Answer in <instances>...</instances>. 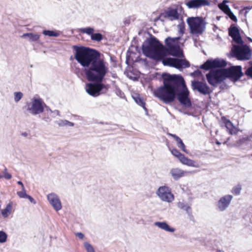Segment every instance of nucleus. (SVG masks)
Listing matches in <instances>:
<instances>
[{
	"label": "nucleus",
	"mask_w": 252,
	"mask_h": 252,
	"mask_svg": "<svg viewBox=\"0 0 252 252\" xmlns=\"http://www.w3.org/2000/svg\"><path fill=\"white\" fill-rule=\"evenodd\" d=\"M163 85L153 92L154 95L165 104L173 102L176 97L186 107L191 106L189 98V92L183 77L180 75L164 73L162 74Z\"/></svg>",
	"instance_id": "f257e3e1"
},
{
	"label": "nucleus",
	"mask_w": 252,
	"mask_h": 252,
	"mask_svg": "<svg viewBox=\"0 0 252 252\" xmlns=\"http://www.w3.org/2000/svg\"><path fill=\"white\" fill-rule=\"evenodd\" d=\"M143 53L147 57L156 61H161L164 65L175 67L178 69L190 66L189 61L186 59L170 58H184L182 48H141Z\"/></svg>",
	"instance_id": "f03ea898"
},
{
	"label": "nucleus",
	"mask_w": 252,
	"mask_h": 252,
	"mask_svg": "<svg viewBox=\"0 0 252 252\" xmlns=\"http://www.w3.org/2000/svg\"><path fill=\"white\" fill-rule=\"evenodd\" d=\"M107 71L108 68L105 62L100 58L85 70L88 80L94 82L87 84L86 90L88 94L96 97L107 92L109 85L102 83Z\"/></svg>",
	"instance_id": "7ed1b4c3"
},
{
	"label": "nucleus",
	"mask_w": 252,
	"mask_h": 252,
	"mask_svg": "<svg viewBox=\"0 0 252 252\" xmlns=\"http://www.w3.org/2000/svg\"><path fill=\"white\" fill-rule=\"evenodd\" d=\"M75 49V59L83 67H89L100 58V53L93 48Z\"/></svg>",
	"instance_id": "20e7f679"
},
{
	"label": "nucleus",
	"mask_w": 252,
	"mask_h": 252,
	"mask_svg": "<svg viewBox=\"0 0 252 252\" xmlns=\"http://www.w3.org/2000/svg\"><path fill=\"white\" fill-rule=\"evenodd\" d=\"M190 32L193 35H201L206 30V22L202 17H189L187 19Z\"/></svg>",
	"instance_id": "39448f33"
},
{
	"label": "nucleus",
	"mask_w": 252,
	"mask_h": 252,
	"mask_svg": "<svg viewBox=\"0 0 252 252\" xmlns=\"http://www.w3.org/2000/svg\"><path fill=\"white\" fill-rule=\"evenodd\" d=\"M45 103L39 97H33L30 102H27L26 105L27 111L32 115H37L43 113Z\"/></svg>",
	"instance_id": "423d86ee"
},
{
	"label": "nucleus",
	"mask_w": 252,
	"mask_h": 252,
	"mask_svg": "<svg viewBox=\"0 0 252 252\" xmlns=\"http://www.w3.org/2000/svg\"><path fill=\"white\" fill-rule=\"evenodd\" d=\"M208 83L213 86H216L226 79L223 68L212 69L206 74Z\"/></svg>",
	"instance_id": "0eeeda50"
},
{
	"label": "nucleus",
	"mask_w": 252,
	"mask_h": 252,
	"mask_svg": "<svg viewBox=\"0 0 252 252\" xmlns=\"http://www.w3.org/2000/svg\"><path fill=\"white\" fill-rule=\"evenodd\" d=\"M223 69L226 79L229 78L234 82L238 81L243 75L242 67L240 65L232 66Z\"/></svg>",
	"instance_id": "6e6552de"
},
{
	"label": "nucleus",
	"mask_w": 252,
	"mask_h": 252,
	"mask_svg": "<svg viewBox=\"0 0 252 252\" xmlns=\"http://www.w3.org/2000/svg\"><path fill=\"white\" fill-rule=\"evenodd\" d=\"M156 194L161 200L171 203L174 200V196L171 189L167 186L159 187L156 191Z\"/></svg>",
	"instance_id": "1a4fd4ad"
},
{
	"label": "nucleus",
	"mask_w": 252,
	"mask_h": 252,
	"mask_svg": "<svg viewBox=\"0 0 252 252\" xmlns=\"http://www.w3.org/2000/svg\"><path fill=\"white\" fill-rule=\"evenodd\" d=\"M231 54L238 60L245 61L251 58L252 52L250 48H231Z\"/></svg>",
	"instance_id": "9d476101"
},
{
	"label": "nucleus",
	"mask_w": 252,
	"mask_h": 252,
	"mask_svg": "<svg viewBox=\"0 0 252 252\" xmlns=\"http://www.w3.org/2000/svg\"><path fill=\"white\" fill-rule=\"evenodd\" d=\"M227 65V62L222 59L208 60L205 63L200 65V68L209 70L217 68H224Z\"/></svg>",
	"instance_id": "9b49d317"
},
{
	"label": "nucleus",
	"mask_w": 252,
	"mask_h": 252,
	"mask_svg": "<svg viewBox=\"0 0 252 252\" xmlns=\"http://www.w3.org/2000/svg\"><path fill=\"white\" fill-rule=\"evenodd\" d=\"M228 34L232 38L233 41L239 45H233L232 47H250L247 45H244V42L240 35L239 30L237 27L233 25H231L228 29Z\"/></svg>",
	"instance_id": "f8f14e48"
},
{
	"label": "nucleus",
	"mask_w": 252,
	"mask_h": 252,
	"mask_svg": "<svg viewBox=\"0 0 252 252\" xmlns=\"http://www.w3.org/2000/svg\"><path fill=\"white\" fill-rule=\"evenodd\" d=\"M191 85L193 91L204 95H209L212 92L210 87L204 82L194 80L191 81Z\"/></svg>",
	"instance_id": "ddd939ff"
},
{
	"label": "nucleus",
	"mask_w": 252,
	"mask_h": 252,
	"mask_svg": "<svg viewBox=\"0 0 252 252\" xmlns=\"http://www.w3.org/2000/svg\"><path fill=\"white\" fill-rule=\"evenodd\" d=\"M233 199V196L230 194L221 197L216 203L217 210L220 212L225 211L229 206Z\"/></svg>",
	"instance_id": "4468645a"
},
{
	"label": "nucleus",
	"mask_w": 252,
	"mask_h": 252,
	"mask_svg": "<svg viewBox=\"0 0 252 252\" xmlns=\"http://www.w3.org/2000/svg\"><path fill=\"white\" fill-rule=\"evenodd\" d=\"M186 5L189 9H197L210 5L209 0H188Z\"/></svg>",
	"instance_id": "2eb2a0df"
},
{
	"label": "nucleus",
	"mask_w": 252,
	"mask_h": 252,
	"mask_svg": "<svg viewBox=\"0 0 252 252\" xmlns=\"http://www.w3.org/2000/svg\"><path fill=\"white\" fill-rule=\"evenodd\" d=\"M141 47H165L155 36L149 34V37L143 42Z\"/></svg>",
	"instance_id": "dca6fc26"
},
{
	"label": "nucleus",
	"mask_w": 252,
	"mask_h": 252,
	"mask_svg": "<svg viewBox=\"0 0 252 252\" xmlns=\"http://www.w3.org/2000/svg\"><path fill=\"white\" fill-rule=\"evenodd\" d=\"M47 198L55 210L59 211L62 209V203L57 194L55 193H51L47 195Z\"/></svg>",
	"instance_id": "f3484780"
},
{
	"label": "nucleus",
	"mask_w": 252,
	"mask_h": 252,
	"mask_svg": "<svg viewBox=\"0 0 252 252\" xmlns=\"http://www.w3.org/2000/svg\"><path fill=\"white\" fill-rule=\"evenodd\" d=\"M195 171H184L178 167L172 168L170 170L169 174L175 181H178L180 179L186 176L188 174L196 173Z\"/></svg>",
	"instance_id": "a211bd4d"
},
{
	"label": "nucleus",
	"mask_w": 252,
	"mask_h": 252,
	"mask_svg": "<svg viewBox=\"0 0 252 252\" xmlns=\"http://www.w3.org/2000/svg\"><path fill=\"white\" fill-rule=\"evenodd\" d=\"M181 38L179 36L171 37L168 36L164 40L165 47H181L183 45L181 42Z\"/></svg>",
	"instance_id": "6ab92c4d"
},
{
	"label": "nucleus",
	"mask_w": 252,
	"mask_h": 252,
	"mask_svg": "<svg viewBox=\"0 0 252 252\" xmlns=\"http://www.w3.org/2000/svg\"><path fill=\"white\" fill-rule=\"evenodd\" d=\"M222 121L224 124L227 132L231 135L236 134L238 132V129L229 120L223 117L221 118Z\"/></svg>",
	"instance_id": "aec40b11"
},
{
	"label": "nucleus",
	"mask_w": 252,
	"mask_h": 252,
	"mask_svg": "<svg viewBox=\"0 0 252 252\" xmlns=\"http://www.w3.org/2000/svg\"><path fill=\"white\" fill-rule=\"evenodd\" d=\"M21 37L28 41L32 42L38 41L40 38V35L32 32H29L23 34Z\"/></svg>",
	"instance_id": "412c9836"
},
{
	"label": "nucleus",
	"mask_w": 252,
	"mask_h": 252,
	"mask_svg": "<svg viewBox=\"0 0 252 252\" xmlns=\"http://www.w3.org/2000/svg\"><path fill=\"white\" fill-rule=\"evenodd\" d=\"M154 224L155 226L167 232H173L175 231L174 228L170 227L167 223L165 221H156Z\"/></svg>",
	"instance_id": "4be33fe9"
},
{
	"label": "nucleus",
	"mask_w": 252,
	"mask_h": 252,
	"mask_svg": "<svg viewBox=\"0 0 252 252\" xmlns=\"http://www.w3.org/2000/svg\"><path fill=\"white\" fill-rule=\"evenodd\" d=\"M183 164L187 165L189 166L193 167L195 168H199V164L195 161L191 159L188 158L185 156L182 158L180 161Z\"/></svg>",
	"instance_id": "5701e85b"
},
{
	"label": "nucleus",
	"mask_w": 252,
	"mask_h": 252,
	"mask_svg": "<svg viewBox=\"0 0 252 252\" xmlns=\"http://www.w3.org/2000/svg\"><path fill=\"white\" fill-rule=\"evenodd\" d=\"M177 207L182 210H185L189 216L191 215V209L187 203L184 202V201H179L177 203Z\"/></svg>",
	"instance_id": "b1692460"
},
{
	"label": "nucleus",
	"mask_w": 252,
	"mask_h": 252,
	"mask_svg": "<svg viewBox=\"0 0 252 252\" xmlns=\"http://www.w3.org/2000/svg\"><path fill=\"white\" fill-rule=\"evenodd\" d=\"M166 15L168 18H171V20H176L179 18V13L176 9H171L167 10Z\"/></svg>",
	"instance_id": "393cba45"
},
{
	"label": "nucleus",
	"mask_w": 252,
	"mask_h": 252,
	"mask_svg": "<svg viewBox=\"0 0 252 252\" xmlns=\"http://www.w3.org/2000/svg\"><path fill=\"white\" fill-rule=\"evenodd\" d=\"M248 144V147H252L251 142L248 137H245L240 139L237 142V145L238 146L240 147L242 149H246V147H245L244 145Z\"/></svg>",
	"instance_id": "a878e982"
},
{
	"label": "nucleus",
	"mask_w": 252,
	"mask_h": 252,
	"mask_svg": "<svg viewBox=\"0 0 252 252\" xmlns=\"http://www.w3.org/2000/svg\"><path fill=\"white\" fill-rule=\"evenodd\" d=\"M12 209V204L11 202L9 203L5 208L1 210V215L3 218H6L10 214Z\"/></svg>",
	"instance_id": "bb28decb"
},
{
	"label": "nucleus",
	"mask_w": 252,
	"mask_h": 252,
	"mask_svg": "<svg viewBox=\"0 0 252 252\" xmlns=\"http://www.w3.org/2000/svg\"><path fill=\"white\" fill-rule=\"evenodd\" d=\"M227 2H228L227 0H223L222 2L218 4L219 8L226 14L231 11L229 6L226 4Z\"/></svg>",
	"instance_id": "cd10ccee"
},
{
	"label": "nucleus",
	"mask_w": 252,
	"mask_h": 252,
	"mask_svg": "<svg viewBox=\"0 0 252 252\" xmlns=\"http://www.w3.org/2000/svg\"><path fill=\"white\" fill-rule=\"evenodd\" d=\"M42 33L49 37H58L60 35V32L57 31L44 30Z\"/></svg>",
	"instance_id": "c85d7f7f"
},
{
	"label": "nucleus",
	"mask_w": 252,
	"mask_h": 252,
	"mask_svg": "<svg viewBox=\"0 0 252 252\" xmlns=\"http://www.w3.org/2000/svg\"><path fill=\"white\" fill-rule=\"evenodd\" d=\"M94 29L92 27H86L80 28L79 29V32L82 33H86L89 35H92L94 32Z\"/></svg>",
	"instance_id": "c756f323"
},
{
	"label": "nucleus",
	"mask_w": 252,
	"mask_h": 252,
	"mask_svg": "<svg viewBox=\"0 0 252 252\" xmlns=\"http://www.w3.org/2000/svg\"><path fill=\"white\" fill-rule=\"evenodd\" d=\"M135 101L136 102L137 104L143 107V108L147 112V109L145 107V103L143 99L140 97V96H137L134 97Z\"/></svg>",
	"instance_id": "7c9ffc66"
},
{
	"label": "nucleus",
	"mask_w": 252,
	"mask_h": 252,
	"mask_svg": "<svg viewBox=\"0 0 252 252\" xmlns=\"http://www.w3.org/2000/svg\"><path fill=\"white\" fill-rule=\"evenodd\" d=\"M91 38L92 40L99 42L103 39V35L100 33H93L91 36Z\"/></svg>",
	"instance_id": "2f4dec72"
},
{
	"label": "nucleus",
	"mask_w": 252,
	"mask_h": 252,
	"mask_svg": "<svg viewBox=\"0 0 252 252\" xmlns=\"http://www.w3.org/2000/svg\"><path fill=\"white\" fill-rule=\"evenodd\" d=\"M176 141L177 143L178 147L181 148L183 152L187 153L186 149V146L184 144L182 140L180 137H179Z\"/></svg>",
	"instance_id": "473e14b6"
},
{
	"label": "nucleus",
	"mask_w": 252,
	"mask_h": 252,
	"mask_svg": "<svg viewBox=\"0 0 252 252\" xmlns=\"http://www.w3.org/2000/svg\"><path fill=\"white\" fill-rule=\"evenodd\" d=\"M172 154L178 158V159L181 161L182 158L184 156V155L179 152L177 149H174L171 151Z\"/></svg>",
	"instance_id": "72a5a7b5"
},
{
	"label": "nucleus",
	"mask_w": 252,
	"mask_h": 252,
	"mask_svg": "<svg viewBox=\"0 0 252 252\" xmlns=\"http://www.w3.org/2000/svg\"><path fill=\"white\" fill-rule=\"evenodd\" d=\"M242 189V186L241 185L238 184L234 187L232 190V192L235 195H239Z\"/></svg>",
	"instance_id": "f704fd0d"
},
{
	"label": "nucleus",
	"mask_w": 252,
	"mask_h": 252,
	"mask_svg": "<svg viewBox=\"0 0 252 252\" xmlns=\"http://www.w3.org/2000/svg\"><path fill=\"white\" fill-rule=\"evenodd\" d=\"M14 101L15 102H19L23 97V94L21 92H17L14 93Z\"/></svg>",
	"instance_id": "c9c22d12"
},
{
	"label": "nucleus",
	"mask_w": 252,
	"mask_h": 252,
	"mask_svg": "<svg viewBox=\"0 0 252 252\" xmlns=\"http://www.w3.org/2000/svg\"><path fill=\"white\" fill-rule=\"evenodd\" d=\"M7 238V235L3 231H0V243H5Z\"/></svg>",
	"instance_id": "e433bc0d"
},
{
	"label": "nucleus",
	"mask_w": 252,
	"mask_h": 252,
	"mask_svg": "<svg viewBox=\"0 0 252 252\" xmlns=\"http://www.w3.org/2000/svg\"><path fill=\"white\" fill-rule=\"evenodd\" d=\"M84 245L87 252H95L93 246L88 242H85Z\"/></svg>",
	"instance_id": "4c0bfd02"
},
{
	"label": "nucleus",
	"mask_w": 252,
	"mask_h": 252,
	"mask_svg": "<svg viewBox=\"0 0 252 252\" xmlns=\"http://www.w3.org/2000/svg\"><path fill=\"white\" fill-rule=\"evenodd\" d=\"M17 195L20 198H26L28 194L26 193V189L24 187H23V189H22L21 191L17 192Z\"/></svg>",
	"instance_id": "58836bf2"
},
{
	"label": "nucleus",
	"mask_w": 252,
	"mask_h": 252,
	"mask_svg": "<svg viewBox=\"0 0 252 252\" xmlns=\"http://www.w3.org/2000/svg\"><path fill=\"white\" fill-rule=\"evenodd\" d=\"M50 115V114H49V112H45L42 115V120L47 123L50 122L52 121V119L49 116Z\"/></svg>",
	"instance_id": "ea45409f"
},
{
	"label": "nucleus",
	"mask_w": 252,
	"mask_h": 252,
	"mask_svg": "<svg viewBox=\"0 0 252 252\" xmlns=\"http://www.w3.org/2000/svg\"><path fill=\"white\" fill-rule=\"evenodd\" d=\"M230 18L231 20H232L233 21L236 22L237 21V18L236 17V16L233 14V13L231 11H230L228 13L226 14Z\"/></svg>",
	"instance_id": "a19ab883"
},
{
	"label": "nucleus",
	"mask_w": 252,
	"mask_h": 252,
	"mask_svg": "<svg viewBox=\"0 0 252 252\" xmlns=\"http://www.w3.org/2000/svg\"><path fill=\"white\" fill-rule=\"evenodd\" d=\"M251 65L245 71V74L252 78V62H251Z\"/></svg>",
	"instance_id": "79ce46f5"
},
{
	"label": "nucleus",
	"mask_w": 252,
	"mask_h": 252,
	"mask_svg": "<svg viewBox=\"0 0 252 252\" xmlns=\"http://www.w3.org/2000/svg\"><path fill=\"white\" fill-rule=\"evenodd\" d=\"M57 123L60 126H67V120H60Z\"/></svg>",
	"instance_id": "37998d69"
},
{
	"label": "nucleus",
	"mask_w": 252,
	"mask_h": 252,
	"mask_svg": "<svg viewBox=\"0 0 252 252\" xmlns=\"http://www.w3.org/2000/svg\"><path fill=\"white\" fill-rule=\"evenodd\" d=\"M202 75L201 72L199 70H196L191 73V75L194 77H201Z\"/></svg>",
	"instance_id": "c03bdc74"
},
{
	"label": "nucleus",
	"mask_w": 252,
	"mask_h": 252,
	"mask_svg": "<svg viewBox=\"0 0 252 252\" xmlns=\"http://www.w3.org/2000/svg\"><path fill=\"white\" fill-rule=\"evenodd\" d=\"M137 40L135 37L133 38L131 42V44L129 47H139L138 45L137 44Z\"/></svg>",
	"instance_id": "a18cd8bd"
},
{
	"label": "nucleus",
	"mask_w": 252,
	"mask_h": 252,
	"mask_svg": "<svg viewBox=\"0 0 252 252\" xmlns=\"http://www.w3.org/2000/svg\"><path fill=\"white\" fill-rule=\"evenodd\" d=\"M130 23V17H126L124 19V24L125 26L129 25Z\"/></svg>",
	"instance_id": "49530a36"
},
{
	"label": "nucleus",
	"mask_w": 252,
	"mask_h": 252,
	"mask_svg": "<svg viewBox=\"0 0 252 252\" xmlns=\"http://www.w3.org/2000/svg\"><path fill=\"white\" fill-rule=\"evenodd\" d=\"M26 198H28L31 203H32L34 204H35L36 203V202L34 200V199L31 196H30L29 195H27Z\"/></svg>",
	"instance_id": "de8ad7c7"
},
{
	"label": "nucleus",
	"mask_w": 252,
	"mask_h": 252,
	"mask_svg": "<svg viewBox=\"0 0 252 252\" xmlns=\"http://www.w3.org/2000/svg\"><path fill=\"white\" fill-rule=\"evenodd\" d=\"M75 235L80 239H83L84 237V235L81 232H77Z\"/></svg>",
	"instance_id": "09e8293b"
},
{
	"label": "nucleus",
	"mask_w": 252,
	"mask_h": 252,
	"mask_svg": "<svg viewBox=\"0 0 252 252\" xmlns=\"http://www.w3.org/2000/svg\"><path fill=\"white\" fill-rule=\"evenodd\" d=\"M116 94L120 96L121 97H122V95L124 94L119 89H116Z\"/></svg>",
	"instance_id": "8fccbe9b"
},
{
	"label": "nucleus",
	"mask_w": 252,
	"mask_h": 252,
	"mask_svg": "<svg viewBox=\"0 0 252 252\" xmlns=\"http://www.w3.org/2000/svg\"><path fill=\"white\" fill-rule=\"evenodd\" d=\"M3 177L8 180L10 179L12 177L11 175L8 172H5V174H4Z\"/></svg>",
	"instance_id": "3c124183"
},
{
	"label": "nucleus",
	"mask_w": 252,
	"mask_h": 252,
	"mask_svg": "<svg viewBox=\"0 0 252 252\" xmlns=\"http://www.w3.org/2000/svg\"><path fill=\"white\" fill-rule=\"evenodd\" d=\"M52 113L53 115H52V117L53 118L55 117V115L57 116H60V112L59 110H56L55 111H53Z\"/></svg>",
	"instance_id": "603ef678"
},
{
	"label": "nucleus",
	"mask_w": 252,
	"mask_h": 252,
	"mask_svg": "<svg viewBox=\"0 0 252 252\" xmlns=\"http://www.w3.org/2000/svg\"><path fill=\"white\" fill-rule=\"evenodd\" d=\"M44 106H45L46 108V112H49V114H52L53 111H52V110L48 106H47L46 105H44Z\"/></svg>",
	"instance_id": "864d4df0"
},
{
	"label": "nucleus",
	"mask_w": 252,
	"mask_h": 252,
	"mask_svg": "<svg viewBox=\"0 0 252 252\" xmlns=\"http://www.w3.org/2000/svg\"><path fill=\"white\" fill-rule=\"evenodd\" d=\"M74 124L67 120V126H73Z\"/></svg>",
	"instance_id": "5fc2aeb1"
},
{
	"label": "nucleus",
	"mask_w": 252,
	"mask_h": 252,
	"mask_svg": "<svg viewBox=\"0 0 252 252\" xmlns=\"http://www.w3.org/2000/svg\"><path fill=\"white\" fill-rule=\"evenodd\" d=\"M180 27V32H181L182 30H184V24H180L178 26Z\"/></svg>",
	"instance_id": "6e6d98bb"
},
{
	"label": "nucleus",
	"mask_w": 252,
	"mask_h": 252,
	"mask_svg": "<svg viewBox=\"0 0 252 252\" xmlns=\"http://www.w3.org/2000/svg\"><path fill=\"white\" fill-rule=\"evenodd\" d=\"M169 135L170 136H171L172 137L174 138L175 140H176L179 137L178 136H177L176 135L174 134H169Z\"/></svg>",
	"instance_id": "4d7b16f0"
},
{
	"label": "nucleus",
	"mask_w": 252,
	"mask_h": 252,
	"mask_svg": "<svg viewBox=\"0 0 252 252\" xmlns=\"http://www.w3.org/2000/svg\"><path fill=\"white\" fill-rule=\"evenodd\" d=\"M17 184H18V185H19L21 186V188H22V189H23V187H24V185H23V183H22L21 181H18V182H17Z\"/></svg>",
	"instance_id": "13d9d810"
},
{
	"label": "nucleus",
	"mask_w": 252,
	"mask_h": 252,
	"mask_svg": "<svg viewBox=\"0 0 252 252\" xmlns=\"http://www.w3.org/2000/svg\"><path fill=\"white\" fill-rule=\"evenodd\" d=\"M28 133H27L26 132H23L22 133V135L24 136V137H27L28 136Z\"/></svg>",
	"instance_id": "bf43d9fd"
},
{
	"label": "nucleus",
	"mask_w": 252,
	"mask_h": 252,
	"mask_svg": "<svg viewBox=\"0 0 252 252\" xmlns=\"http://www.w3.org/2000/svg\"><path fill=\"white\" fill-rule=\"evenodd\" d=\"M72 47H73V48H75V47H85V46H78V45H73Z\"/></svg>",
	"instance_id": "052dcab7"
},
{
	"label": "nucleus",
	"mask_w": 252,
	"mask_h": 252,
	"mask_svg": "<svg viewBox=\"0 0 252 252\" xmlns=\"http://www.w3.org/2000/svg\"><path fill=\"white\" fill-rule=\"evenodd\" d=\"M247 38L249 41L252 42V39L251 38L248 37H247Z\"/></svg>",
	"instance_id": "680f3d73"
},
{
	"label": "nucleus",
	"mask_w": 252,
	"mask_h": 252,
	"mask_svg": "<svg viewBox=\"0 0 252 252\" xmlns=\"http://www.w3.org/2000/svg\"><path fill=\"white\" fill-rule=\"evenodd\" d=\"M5 172H7V168L6 167H4V170H3V174H5Z\"/></svg>",
	"instance_id": "e2e57ef3"
},
{
	"label": "nucleus",
	"mask_w": 252,
	"mask_h": 252,
	"mask_svg": "<svg viewBox=\"0 0 252 252\" xmlns=\"http://www.w3.org/2000/svg\"><path fill=\"white\" fill-rule=\"evenodd\" d=\"M250 222L251 223H252V216H251V217L250 218Z\"/></svg>",
	"instance_id": "0e129e2a"
},
{
	"label": "nucleus",
	"mask_w": 252,
	"mask_h": 252,
	"mask_svg": "<svg viewBox=\"0 0 252 252\" xmlns=\"http://www.w3.org/2000/svg\"><path fill=\"white\" fill-rule=\"evenodd\" d=\"M248 157H249V158H250L251 157H252V154L248 155Z\"/></svg>",
	"instance_id": "69168bd1"
},
{
	"label": "nucleus",
	"mask_w": 252,
	"mask_h": 252,
	"mask_svg": "<svg viewBox=\"0 0 252 252\" xmlns=\"http://www.w3.org/2000/svg\"><path fill=\"white\" fill-rule=\"evenodd\" d=\"M216 143H217V144H218V145H220V142H219V141H217V142H216Z\"/></svg>",
	"instance_id": "338daca9"
},
{
	"label": "nucleus",
	"mask_w": 252,
	"mask_h": 252,
	"mask_svg": "<svg viewBox=\"0 0 252 252\" xmlns=\"http://www.w3.org/2000/svg\"><path fill=\"white\" fill-rule=\"evenodd\" d=\"M3 177V176L1 175H0V179L2 178Z\"/></svg>",
	"instance_id": "774afa93"
}]
</instances>
